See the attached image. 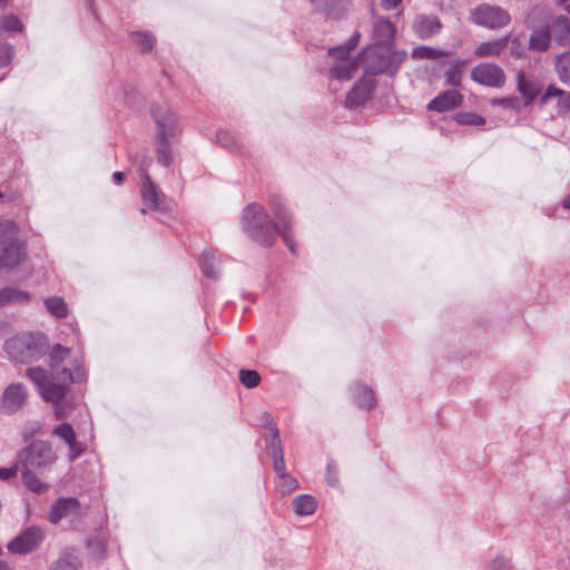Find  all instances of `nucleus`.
Listing matches in <instances>:
<instances>
[{
    "label": "nucleus",
    "mask_w": 570,
    "mask_h": 570,
    "mask_svg": "<svg viewBox=\"0 0 570 570\" xmlns=\"http://www.w3.org/2000/svg\"><path fill=\"white\" fill-rule=\"evenodd\" d=\"M360 33L355 32L348 42L328 50V58L332 60L328 69V77L340 81L350 80L353 78L360 68L363 67L364 71L368 75H394L400 66L407 58V52L401 51H383L382 47H372L362 52L355 59L350 58V51L357 45Z\"/></svg>",
    "instance_id": "nucleus-1"
},
{
    "label": "nucleus",
    "mask_w": 570,
    "mask_h": 570,
    "mask_svg": "<svg viewBox=\"0 0 570 570\" xmlns=\"http://www.w3.org/2000/svg\"><path fill=\"white\" fill-rule=\"evenodd\" d=\"M272 210L282 224V229L278 228L276 223L269 219V216L261 204L252 203L247 205L243 212L244 230L263 245H271L277 234H279L288 249L294 254L295 244L291 233L292 218L289 213L278 198L272 199Z\"/></svg>",
    "instance_id": "nucleus-2"
},
{
    "label": "nucleus",
    "mask_w": 570,
    "mask_h": 570,
    "mask_svg": "<svg viewBox=\"0 0 570 570\" xmlns=\"http://www.w3.org/2000/svg\"><path fill=\"white\" fill-rule=\"evenodd\" d=\"M24 375L36 385L40 396L55 405V417L59 420L70 413V409L62 403L69 392V386L75 382L82 381L85 373L77 365L73 372L63 367L51 377L41 367H28Z\"/></svg>",
    "instance_id": "nucleus-3"
},
{
    "label": "nucleus",
    "mask_w": 570,
    "mask_h": 570,
    "mask_svg": "<svg viewBox=\"0 0 570 570\" xmlns=\"http://www.w3.org/2000/svg\"><path fill=\"white\" fill-rule=\"evenodd\" d=\"M20 474L23 484L33 493L41 494L48 484L39 479L36 471L43 473L56 464L58 455L48 441L36 440L18 452Z\"/></svg>",
    "instance_id": "nucleus-4"
},
{
    "label": "nucleus",
    "mask_w": 570,
    "mask_h": 570,
    "mask_svg": "<svg viewBox=\"0 0 570 570\" xmlns=\"http://www.w3.org/2000/svg\"><path fill=\"white\" fill-rule=\"evenodd\" d=\"M151 115L157 126L155 135L157 161L169 167L173 163V142L183 130L180 120L165 104L154 106Z\"/></svg>",
    "instance_id": "nucleus-5"
},
{
    "label": "nucleus",
    "mask_w": 570,
    "mask_h": 570,
    "mask_svg": "<svg viewBox=\"0 0 570 570\" xmlns=\"http://www.w3.org/2000/svg\"><path fill=\"white\" fill-rule=\"evenodd\" d=\"M24 258V244L18 238V226L11 219L0 222V269L17 266Z\"/></svg>",
    "instance_id": "nucleus-6"
},
{
    "label": "nucleus",
    "mask_w": 570,
    "mask_h": 570,
    "mask_svg": "<svg viewBox=\"0 0 570 570\" xmlns=\"http://www.w3.org/2000/svg\"><path fill=\"white\" fill-rule=\"evenodd\" d=\"M471 20L478 26L497 30L504 28L511 21L509 12L498 6L481 3L471 11Z\"/></svg>",
    "instance_id": "nucleus-7"
},
{
    "label": "nucleus",
    "mask_w": 570,
    "mask_h": 570,
    "mask_svg": "<svg viewBox=\"0 0 570 570\" xmlns=\"http://www.w3.org/2000/svg\"><path fill=\"white\" fill-rule=\"evenodd\" d=\"M31 337L23 335L7 340L4 351L8 356L19 363L38 361L41 357V348Z\"/></svg>",
    "instance_id": "nucleus-8"
},
{
    "label": "nucleus",
    "mask_w": 570,
    "mask_h": 570,
    "mask_svg": "<svg viewBox=\"0 0 570 570\" xmlns=\"http://www.w3.org/2000/svg\"><path fill=\"white\" fill-rule=\"evenodd\" d=\"M264 423L269 432V442L267 444V452L273 458L274 461V470L277 473L278 478L286 473L285 461L283 449L281 445L279 432L274 419L269 413H263Z\"/></svg>",
    "instance_id": "nucleus-9"
},
{
    "label": "nucleus",
    "mask_w": 570,
    "mask_h": 570,
    "mask_svg": "<svg viewBox=\"0 0 570 570\" xmlns=\"http://www.w3.org/2000/svg\"><path fill=\"white\" fill-rule=\"evenodd\" d=\"M471 79L482 86L501 88L505 83V75L501 67L492 62L476 65L471 71Z\"/></svg>",
    "instance_id": "nucleus-10"
},
{
    "label": "nucleus",
    "mask_w": 570,
    "mask_h": 570,
    "mask_svg": "<svg viewBox=\"0 0 570 570\" xmlns=\"http://www.w3.org/2000/svg\"><path fill=\"white\" fill-rule=\"evenodd\" d=\"M43 540V531L39 527H30L11 540L7 548L11 553L27 554L38 548Z\"/></svg>",
    "instance_id": "nucleus-11"
},
{
    "label": "nucleus",
    "mask_w": 570,
    "mask_h": 570,
    "mask_svg": "<svg viewBox=\"0 0 570 570\" xmlns=\"http://www.w3.org/2000/svg\"><path fill=\"white\" fill-rule=\"evenodd\" d=\"M28 391L22 383L8 385L0 400V411L6 414L16 413L27 401Z\"/></svg>",
    "instance_id": "nucleus-12"
},
{
    "label": "nucleus",
    "mask_w": 570,
    "mask_h": 570,
    "mask_svg": "<svg viewBox=\"0 0 570 570\" xmlns=\"http://www.w3.org/2000/svg\"><path fill=\"white\" fill-rule=\"evenodd\" d=\"M412 28L421 40H426L441 32L442 23L436 16L417 14L412 22Z\"/></svg>",
    "instance_id": "nucleus-13"
},
{
    "label": "nucleus",
    "mask_w": 570,
    "mask_h": 570,
    "mask_svg": "<svg viewBox=\"0 0 570 570\" xmlns=\"http://www.w3.org/2000/svg\"><path fill=\"white\" fill-rule=\"evenodd\" d=\"M79 514L80 503L76 498H60L51 505L49 521L56 524L63 518L78 517Z\"/></svg>",
    "instance_id": "nucleus-14"
},
{
    "label": "nucleus",
    "mask_w": 570,
    "mask_h": 570,
    "mask_svg": "<svg viewBox=\"0 0 570 570\" xmlns=\"http://www.w3.org/2000/svg\"><path fill=\"white\" fill-rule=\"evenodd\" d=\"M52 435L62 440L69 449L68 459L75 461L81 453L82 446L77 441L75 430L69 423H60L52 429Z\"/></svg>",
    "instance_id": "nucleus-15"
},
{
    "label": "nucleus",
    "mask_w": 570,
    "mask_h": 570,
    "mask_svg": "<svg viewBox=\"0 0 570 570\" xmlns=\"http://www.w3.org/2000/svg\"><path fill=\"white\" fill-rule=\"evenodd\" d=\"M140 177L142 179L140 188L142 203L149 209H157L159 207L161 193L153 183L150 176L147 174L146 168L144 166L140 167Z\"/></svg>",
    "instance_id": "nucleus-16"
},
{
    "label": "nucleus",
    "mask_w": 570,
    "mask_h": 570,
    "mask_svg": "<svg viewBox=\"0 0 570 570\" xmlns=\"http://www.w3.org/2000/svg\"><path fill=\"white\" fill-rule=\"evenodd\" d=\"M463 96L459 91L446 90L432 99L428 108L438 112H444L461 106Z\"/></svg>",
    "instance_id": "nucleus-17"
},
{
    "label": "nucleus",
    "mask_w": 570,
    "mask_h": 570,
    "mask_svg": "<svg viewBox=\"0 0 570 570\" xmlns=\"http://www.w3.org/2000/svg\"><path fill=\"white\" fill-rule=\"evenodd\" d=\"M372 89L373 81L371 79L360 80L347 94L345 99V106L347 108H355L363 105L368 99Z\"/></svg>",
    "instance_id": "nucleus-18"
},
{
    "label": "nucleus",
    "mask_w": 570,
    "mask_h": 570,
    "mask_svg": "<svg viewBox=\"0 0 570 570\" xmlns=\"http://www.w3.org/2000/svg\"><path fill=\"white\" fill-rule=\"evenodd\" d=\"M552 98H558V115L563 116L570 114V92H566L556 85H549L540 99V104L547 105Z\"/></svg>",
    "instance_id": "nucleus-19"
},
{
    "label": "nucleus",
    "mask_w": 570,
    "mask_h": 570,
    "mask_svg": "<svg viewBox=\"0 0 570 570\" xmlns=\"http://www.w3.org/2000/svg\"><path fill=\"white\" fill-rule=\"evenodd\" d=\"M317 9L328 19L342 17L348 9L350 0H312Z\"/></svg>",
    "instance_id": "nucleus-20"
},
{
    "label": "nucleus",
    "mask_w": 570,
    "mask_h": 570,
    "mask_svg": "<svg viewBox=\"0 0 570 570\" xmlns=\"http://www.w3.org/2000/svg\"><path fill=\"white\" fill-rule=\"evenodd\" d=\"M395 36V27L387 19H379L374 23L373 37L375 40L374 47H383L390 45Z\"/></svg>",
    "instance_id": "nucleus-21"
},
{
    "label": "nucleus",
    "mask_w": 570,
    "mask_h": 570,
    "mask_svg": "<svg viewBox=\"0 0 570 570\" xmlns=\"http://www.w3.org/2000/svg\"><path fill=\"white\" fill-rule=\"evenodd\" d=\"M518 90L525 98L523 106L530 105L541 91L539 82L534 79L527 78L523 71H520L517 77Z\"/></svg>",
    "instance_id": "nucleus-22"
},
{
    "label": "nucleus",
    "mask_w": 570,
    "mask_h": 570,
    "mask_svg": "<svg viewBox=\"0 0 570 570\" xmlns=\"http://www.w3.org/2000/svg\"><path fill=\"white\" fill-rule=\"evenodd\" d=\"M350 391L355 403L365 409H372L375 406V395L372 389L362 384L355 383L351 385Z\"/></svg>",
    "instance_id": "nucleus-23"
},
{
    "label": "nucleus",
    "mask_w": 570,
    "mask_h": 570,
    "mask_svg": "<svg viewBox=\"0 0 570 570\" xmlns=\"http://www.w3.org/2000/svg\"><path fill=\"white\" fill-rule=\"evenodd\" d=\"M30 301L28 292L7 286L0 289V307L16 304H27Z\"/></svg>",
    "instance_id": "nucleus-24"
},
{
    "label": "nucleus",
    "mask_w": 570,
    "mask_h": 570,
    "mask_svg": "<svg viewBox=\"0 0 570 570\" xmlns=\"http://www.w3.org/2000/svg\"><path fill=\"white\" fill-rule=\"evenodd\" d=\"M551 38L559 45L564 46L570 40V20L566 16L558 17L551 26Z\"/></svg>",
    "instance_id": "nucleus-25"
},
{
    "label": "nucleus",
    "mask_w": 570,
    "mask_h": 570,
    "mask_svg": "<svg viewBox=\"0 0 570 570\" xmlns=\"http://www.w3.org/2000/svg\"><path fill=\"white\" fill-rule=\"evenodd\" d=\"M509 36L502 37L497 40L482 42L476 47L474 53L478 57H495L499 56L504 48L509 45Z\"/></svg>",
    "instance_id": "nucleus-26"
},
{
    "label": "nucleus",
    "mask_w": 570,
    "mask_h": 570,
    "mask_svg": "<svg viewBox=\"0 0 570 570\" xmlns=\"http://www.w3.org/2000/svg\"><path fill=\"white\" fill-rule=\"evenodd\" d=\"M293 511L297 515H311L316 510V500L308 494H302L293 499Z\"/></svg>",
    "instance_id": "nucleus-27"
},
{
    "label": "nucleus",
    "mask_w": 570,
    "mask_h": 570,
    "mask_svg": "<svg viewBox=\"0 0 570 570\" xmlns=\"http://www.w3.org/2000/svg\"><path fill=\"white\" fill-rule=\"evenodd\" d=\"M218 258L214 252L204 250L199 258V266L205 276L216 279L219 274L215 269Z\"/></svg>",
    "instance_id": "nucleus-28"
},
{
    "label": "nucleus",
    "mask_w": 570,
    "mask_h": 570,
    "mask_svg": "<svg viewBox=\"0 0 570 570\" xmlns=\"http://www.w3.org/2000/svg\"><path fill=\"white\" fill-rule=\"evenodd\" d=\"M556 71L560 81L570 87V52H563L556 57Z\"/></svg>",
    "instance_id": "nucleus-29"
},
{
    "label": "nucleus",
    "mask_w": 570,
    "mask_h": 570,
    "mask_svg": "<svg viewBox=\"0 0 570 570\" xmlns=\"http://www.w3.org/2000/svg\"><path fill=\"white\" fill-rule=\"evenodd\" d=\"M551 36L548 30H541L531 36L529 48L534 51H546L549 48Z\"/></svg>",
    "instance_id": "nucleus-30"
},
{
    "label": "nucleus",
    "mask_w": 570,
    "mask_h": 570,
    "mask_svg": "<svg viewBox=\"0 0 570 570\" xmlns=\"http://www.w3.org/2000/svg\"><path fill=\"white\" fill-rule=\"evenodd\" d=\"M464 68V61L453 62L445 72L446 85L453 87L460 86Z\"/></svg>",
    "instance_id": "nucleus-31"
},
{
    "label": "nucleus",
    "mask_w": 570,
    "mask_h": 570,
    "mask_svg": "<svg viewBox=\"0 0 570 570\" xmlns=\"http://www.w3.org/2000/svg\"><path fill=\"white\" fill-rule=\"evenodd\" d=\"M47 309L56 317H66L68 307L66 302L61 297H50L45 301Z\"/></svg>",
    "instance_id": "nucleus-32"
},
{
    "label": "nucleus",
    "mask_w": 570,
    "mask_h": 570,
    "mask_svg": "<svg viewBox=\"0 0 570 570\" xmlns=\"http://www.w3.org/2000/svg\"><path fill=\"white\" fill-rule=\"evenodd\" d=\"M69 354L70 350L68 347H63L60 344L53 345L49 353V366L52 370L58 368Z\"/></svg>",
    "instance_id": "nucleus-33"
},
{
    "label": "nucleus",
    "mask_w": 570,
    "mask_h": 570,
    "mask_svg": "<svg viewBox=\"0 0 570 570\" xmlns=\"http://www.w3.org/2000/svg\"><path fill=\"white\" fill-rule=\"evenodd\" d=\"M412 56L417 59H439L448 56V52L428 46H419L413 49Z\"/></svg>",
    "instance_id": "nucleus-34"
},
{
    "label": "nucleus",
    "mask_w": 570,
    "mask_h": 570,
    "mask_svg": "<svg viewBox=\"0 0 570 570\" xmlns=\"http://www.w3.org/2000/svg\"><path fill=\"white\" fill-rule=\"evenodd\" d=\"M132 42L140 48L141 51L151 50L155 43V37L150 32H132L130 35Z\"/></svg>",
    "instance_id": "nucleus-35"
},
{
    "label": "nucleus",
    "mask_w": 570,
    "mask_h": 570,
    "mask_svg": "<svg viewBox=\"0 0 570 570\" xmlns=\"http://www.w3.org/2000/svg\"><path fill=\"white\" fill-rule=\"evenodd\" d=\"M492 106H501L507 109L519 111L523 106V101L517 96L495 98L491 100Z\"/></svg>",
    "instance_id": "nucleus-36"
},
{
    "label": "nucleus",
    "mask_w": 570,
    "mask_h": 570,
    "mask_svg": "<svg viewBox=\"0 0 570 570\" xmlns=\"http://www.w3.org/2000/svg\"><path fill=\"white\" fill-rule=\"evenodd\" d=\"M8 0H0V6H3ZM16 50L12 45L0 42V68L8 67L13 57Z\"/></svg>",
    "instance_id": "nucleus-37"
},
{
    "label": "nucleus",
    "mask_w": 570,
    "mask_h": 570,
    "mask_svg": "<svg viewBox=\"0 0 570 570\" xmlns=\"http://www.w3.org/2000/svg\"><path fill=\"white\" fill-rule=\"evenodd\" d=\"M455 120L460 125H469V126H483L485 124V119L474 112H459L455 116Z\"/></svg>",
    "instance_id": "nucleus-38"
},
{
    "label": "nucleus",
    "mask_w": 570,
    "mask_h": 570,
    "mask_svg": "<svg viewBox=\"0 0 570 570\" xmlns=\"http://www.w3.org/2000/svg\"><path fill=\"white\" fill-rule=\"evenodd\" d=\"M239 381L244 386L253 389L259 384L261 375L256 371L243 368L239 371Z\"/></svg>",
    "instance_id": "nucleus-39"
},
{
    "label": "nucleus",
    "mask_w": 570,
    "mask_h": 570,
    "mask_svg": "<svg viewBox=\"0 0 570 570\" xmlns=\"http://www.w3.org/2000/svg\"><path fill=\"white\" fill-rule=\"evenodd\" d=\"M510 53L515 58H522L525 53L524 38L522 36H515L511 40L509 39Z\"/></svg>",
    "instance_id": "nucleus-40"
},
{
    "label": "nucleus",
    "mask_w": 570,
    "mask_h": 570,
    "mask_svg": "<svg viewBox=\"0 0 570 570\" xmlns=\"http://www.w3.org/2000/svg\"><path fill=\"white\" fill-rule=\"evenodd\" d=\"M2 29L4 31L20 32L23 29L20 19L13 14H8L2 19Z\"/></svg>",
    "instance_id": "nucleus-41"
},
{
    "label": "nucleus",
    "mask_w": 570,
    "mask_h": 570,
    "mask_svg": "<svg viewBox=\"0 0 570 570\" xmlns=\"http://www.w3.org/2000/svg\"><path fill=\"white\" fill-rule=\"evenodd\" d=\"M278 487L282 492H291L295 490L298 487V482L295 478L289 475L288 473H284L279 476V483Z\"/></svg>",
    "instance_id": "nucleus-42"
},
{
    "label": "nucleus",
    "mask_w": 570,
    "mask_h": 570,
    "mask_svg": "<svg viewBox=\"0 0 570 570\" xmlns=\"http://www.w3.org/2000/svg\"><path fill=\"white\" fill-rule=\"evenodd\" d=\"M52 570H78V563L75 558H60Z\"/></svg>",
    "instance_id": "nucleus-43"
},
{
    "label": "nucleus",
    "mask_w": 570,
    "mask_h": 570,
    "mask_svg": "<svg viewBox=\"0 0 570 570\" xmlns=\"http://www.w3.org/2000/svg\"><path fill=\"white\" fill-rule=\"evenodd\" d=\"M326 481L332 487H335L338 484V471H337L336 464L333 462L327 463Z\"/></svg>",
    "instance_id": "nucleus-44"
},
{
    "label": "nucleus",
    "mask_w": 570,
    "mask_h": 570,
    "mask_svg": "<svg viewBox=\"0 0 570 570\" xmlns=\"http://www.w3.org/2000/svg\"><path fill=\"white\" fill-rule=\"evenodd\" d=\"M20 472V464L17 462L12 466L0 468V480L7 481L14 478Z\"/></svg>",
    "instance_id": "nucleus-45"
},
{
    "label": "nucleus",
    "mask_w": 570,
    "mask_h": 570,
    "mask_svg": "<svg viewBox=\"0 0 570 570\" xmlns=\"http://www.w3.org/2000/svg\"><path fill=\"white\" fill-rule=\"evenodd\" d=\"M217 139L225 148L234 150L233 137L227 131H219L217 134Z\"/></svg>",
    "instance_id": "nucleus-46"
},
{
    "label": "nucleus",
    "mask_w": 570,
    "mask_h": 570,
    "mask_svg": "<svg viewBox=\"0 0 570 570\" xmlns=\"http://www.w3.org/2000/svg\"><path fill=\"white\" fill-rule=\"evenodd\" d=\"M492 570H511L509 560L499 556L492 561Z\"/></svg>",
    "instance_id": "nucleus-47"
},
{
    "label": "nucleus",
    "mask_w": 570,
    "mask_h": 570,
    "mask_svg": "<svg viewBox=\"0 0 570 570\" xmlns=\"http://www.w3.org/2000/svg\"><path fill=\"white\" fill-rule=\"evenodd\" d=\"M402 0H382L385 9H394Z\"/></svg>",
    "instance_id": "nucleus-48"
},
{
    "label": "nucleus",
    "mask_w": 570,
    "mask_h": 570,
    "mask_svg": "<svg viewBox=\"0 0 570 570\" xmlns=\"http://www.w3.org/2000/svg\"><path fill=\"white\" fill-rule=\"evenodd\" d=\"M151 161H153L151 158L146 157L139 161V167L144 166L146 168V171L148 173V168H149ZM138 170L140 171V168H138Z\"/></svg>",
    "instance_id": "nucleus-49"
},
{
    "label": "nucleus",
    "mask_w": 570,
    "mask_h": 570,
    "mask_svg": "<svg viewBox=\"0 0 570 570\" xmlns=\"http://www.w3.org/2000/svg\"><path fill=\"white\" fill-rule=\"evenodd\" d=\"M112 178H114V181H115L117 185H120V184L124 181V173H121V171H116V173H114Z\"/></svg>",
    "instance_id": "nucleus-50"
},
{
    "label": "nucleus",
    "mask_w": 570,
    "mask_h": 570,
    "mask_svg": "<svg viewBox=\"0 0 570 570\" xmlns=\"http://www.w3.org/2000/svg\"><path fill=\"white\" fill-rule=\"evenodd\" d=\"M562 205L564 208L570 209V195L563 199Z\"/></svg>",
    "instance_id": "nucleus-51"
}]
</instances>
